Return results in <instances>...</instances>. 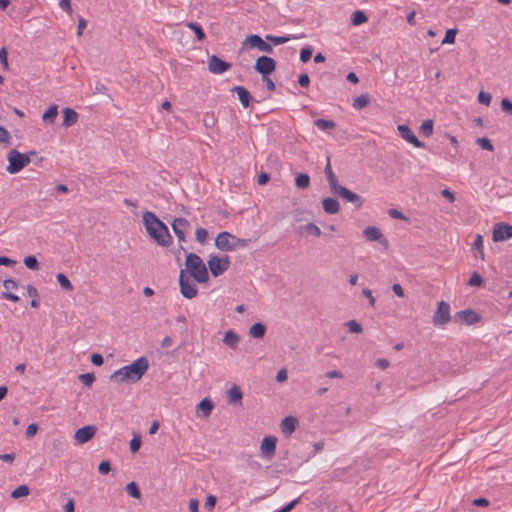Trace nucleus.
Masks as SVG:
<instances>
[{"mask_svg":"<svg viewBox=\"0 0 512 512\" xmlns=\"http://www.w3.org/2000/svg\"><path fill=\"white\" fill-rule=\"evenodd\" d=\"M198 506H199V501L197 499H191L189 501L190 512H199Z\"/></svg>","mask_w":512,"mask_h":512,"instance_id":"64","label":"nucleus"},{"mask_svg":"<svg viewBox=\"0 0 512 512\" xmlns=\"http://www.w3.org/2000/svg\"><path fill=\"white\" fill-rule=\"evenodd\" d=\"M149 367L147 358L140 357L133 363L115 371L110 379L114 382L135 383L141 379Z\"/></svg>","mask_w":512,"mask_h":512,"instance_id":"2","label":"nucleus"},{"mask_svg":"<svg viewBox=\"0 0 512 512\" xmlns=\"http://www.w3.org/2000/svg\"><path fill=\"white\" fill-rule=\"evenodd\" d=\"M298 83L301 87H308L310 84V78L308 74L303 73L298 77Z\"/></svg>","mask_w":512,"mask_h":512,"instance_id":"57","label":"nucleus"},{"mask_svg":"<svg viewBox=\"0 0 512 512\" xmlns=\"http://www.w3.org/2000/svg\"><path fill=\"white\" fill-rule=\"evenodd\" d=\"M266 40L271 42L272 44L274 45H281V44H284V43H287L291 37L289 36H274V35H266Z\"/></svg>","mask_w":512,"mask_h":512,"instance_id":"39","label":"nucleus"},{"mask_svg":"<svg viewBox=\"0 0 512 512\" xmlns=\"http://www.w3.org/2000/svg\"><path fill=\"white\" fill-rule=\"evenodd\" d=\"M332 193L339 196L346 202L352 203L356 208H360L363 204V200H362L361 196L350 191L349 189H347L346 187H344L342 185H338L332 191Z\"/></svg>","mask_w":512,"mask_h":512,"instance_id":"9","label":"nucleus"},{"mask_svg":"<svg viewBox=\"0 0 512 512\" xmlns=\"http://www.w3.org/2000/svg\"><path fill=\"white\" fill-rule=\"evenodd\" d=\"M186 26L192 31H194L197 40L202 41L205 39L206 35L200 25L194 22H188Z\"/></svg>","mask_w":512,"mask_h":512,"instance_id":"35","label":"nucleus"},{"mask_svg":"<svg viewBox=\"0 0 512 512\" xmlns=\"http://www.w3.org/2000/svg\"><path fill=\"white\" fill-rule=\"evenodd\" d=\"M231 68V64L216 55L208 58V69L213 74H222Z\"/></svg>","mask_w":512,"mask_h":512,"instance_id":"14","label":"nucleus"},{"mask_svg":"<svg viewBox=\"0 0 512 512\" xmlns=\"http://www.w3.org/2000/svg\"><path fill=\"white\" fill-rule=\"evenodd\" d=\"M10 135L8 131L0 126V143H8L9 142Z\"/></svg>","mask_w":512,"mask_h":512,"instance_id":"62","label":"nucleus"},{"mask_svg":"<svg viewBox=\"0 0 512 512\" xmlns=\"http://www.w3.org/2000/svg\"><path fill=\"white\" fill-rule=\"evenodd\" d=\"M56 279L59 283V285L66 291H72L73 285L71 284L70 280L67 278L66 275L59 273L56 276Z\"/></svg>","mask_w":512,"mask_h":512,"instance_id":"38","label":"nucleus"},{"mask_svg":"<svg viewBox=\"0 0 512 512\" xmlns=\"http://www.w3.org/2000/svg\"><path fill=\"white\" fill-rule=\"evenodd\" d=\"M322 208L327 214L333 215L339 212L340 205L336 199L327 197L322 200Z\"/></svg>","mask_w":512,"mask_h":512,"instance_id":"24","label":"nucleus"},{"mask_svg":"<svg viewBox=\"0 0 512 512\" xmlns=\"http://www.w3.org/2000/svg\"><path fill=\"white\" fill-rule=\"evenodd\" d=\"M314 124L317 128H319L322 131L331 130L336 127V123L333 120L326 119H317L314 121Z\"/></svg>","mask_w":512,"mask_h":512,"instance_id":"32","label":"nucleus"},{"mask_svg":"<svg viewBox=\"0 0 512 512\" xmlns=\"http://www.w3.org/2000/svg\"><path fill=\"white\" fill-rule=\"evenodd\" d=\"M30 493V489L27 485H20L18 486L17 488H15L12 493H11V497L14 498V499H17V498H20V497H24V496H28Z\"/></svg>","mask_w":512,"mask_h":512,"instance_id":"37","label":"nucleus"},{"mask_svg":"<svg viewBox=\"0 0 512 512\" xmlns=\"http://www.w3.org/2000/svg\"><path fill=\"white\" fill-rule=\"evenodd\" d=\"M126 491L133 498L139 499L141 497L140 489L135 482L128 483L126 486Z\"/></svg>","mask_w":512,"mask_h":512,"instance_id":"40","label":"nucleus"},{"mask_svg":"<svg viewBox=\"0 0 512 512\" xmlns=\"http://www.w3.org/2000/svg\"><path fill=\"white\" fill-rule=\"evenodd\" d=\"M216 121L212 114L206 113L203 117V124L206 128H212Z\"/></svg>","mask_w":512,"mask_h":512,"instance_id":"50","label":"nucleus"},{"mask_svg":"<svg viewBox=\"0 0 512 512\" xmlns=\"http://www.w3.org/2000/svg\"><path fill=\"white\" fill-rule=\"evenodd\" d=\"M58 115V106L51 105L43 114L42 120L47 123H54L56 117Z\"/></svg>","mask_w":512,"mask_h":512,"instance_id":"30","label":"nucleus"},{"mask_svg":"<svg viewBox=\"0 0 512 512\" xmlns=\"http://www.w3.org/2000/svg\"><path fill=\"white\" fill-rule=\"evenodd\" d=\"M363 235L368 241H378L385 248L388 247V240L384 237L380 229L375 226H368L363 230Z\"/></svg>","mask_w":512,"mask_h":512,"instance_id":"15","label":"nucleus"},{"mask_svg":"<svg viewBox=\"0 0 512 512\" xmlns=\"http://www.w3.org/2000/svg\"><path fill=\"white\" fill-rule=\"evenodd\" d=\"M232 91L237 93L238 99L244 108H248L250 106L253 97L245 87L235 86L232 88Z\"/></svg>","mask_w":512,"mask_h":512,"instance_id":"21","label":"nucleus"},{"mask_svg":"<svg viewBox=\"0 0 512 512\" xmlns=\"http://www.w3.org/2000/svg\"><path fill=\"white\" fill-rule=\"evenodd\" d=\"M213 409V402L208 399L204 398L202 399L198 404V413L201 417H208Z\"/></svg>","mask_w":512,"mask_h":512,"instance_id":"27","label":"nucleus"},{"mask_svg":"<svg viewBox=\"0 0 512 512\" xmlns=\"http://www.w3.org/2000/svg\"><path fill=\"white\" fill-rule=\"evenodd\" d=\"M24 264L30 270H37L39 268L38 260L32 255L24 258Z\"/></svg>","mask_w":512,"mask_h":512,"instance_id":"42","label":"nucleus"},{"mask_svg":"<svg viewBox=\"0 0 512 512\" xmlns=\"http://www.w3.org/2000/svg\"><path fill=\"white\" fill-rule=\"evenodd\" d=\"M141 446V437L139 434H134V437L130 441V450L132 453L137 452Z\"/></svg>","mask_w":512,"mask_h":512,"instance_id":"46","label":"nucleus"},{"mask_svg":"<svg viewBox=\"0 0 512 512\" xmlns=\"http://www.w3.org/2000/svg\"><path fill=\"white\" fill-rule=\"evenodd\" d=\"M368 21L366 14L360 10L354 11L351 17L353 25L358 26Z\"/></svg>","mask_w":512,"mask_h":512,"instance_id":"33","label":"nucleus"},{"mask_svg":"<svg viewBox=\"0 0 512 512\" xmlns=\"http://www.w3.org/2000/svg\"><path fill=\"white\" fill-rule=\"evenodd\" d=\"M362 294L367 297V299L369 300V304L373 307L375 305V302H376V299L375 297L372 295V292L370 289L368 288H364L362 290Z\"/></svg>","mask_w":512,"mask_h":512,"instance_id":"58","label":"nucleus"},{"mask_svg":"<svg viewBox=\"0 0 512 512\" xmlns=\"http://www.w3.org/2000/svg\"><path fill=\"white\" fill-rule=\"evenodd\" d=\"M0 63L5 71L9 69L8 52L5 47L0 49Z\"/></svg>","mask_w":512,"mask_h":512,"instance_id":"48","label":"nucleus"},{"mask_svg":"<svg viewBox=\"0 0 512 512\" xmlns=\"http://www.w3.org/2000/svg\"><path fill=\"white\" fill-rule=\"evenodd\" d=\"M62 114H63L62 126L67 128V127H71L76 124V122L78 120V114L75 110H73L72 108H64L62 110Z\"/></svg>","mask_w":512,"mask_h":512,"instance_id":"23","label":"nucleus"},{"mask_svg":"<svg viewBox=\"0 0 512 512\" xmlns=\"http://www.w3.org/2000/svg\"><path fill=\"white\" fill-rule=\"evenodd\" d=\"M35 151H30L28 154L19 152L16 149H12L7 154L8 166L6 167L7 172L10 174H16L21 171L30 163V155H35Z\"/></svg>","mask_w":512,"mask_h":512,"instance_id":"5","label":"nucleus"},{"mask_svg":"<svg viewBox=\"0 0 512 512\" xmlns=\"http://www.w3.org/2000/svg\"><path fill=\"white\" fill-rule=\"evenodd\" d=\"M249 243L250 239L238 238L227 231L220 232L215 239V246L221 251H235Z\"/></svg>","mask_w":512,"mask_h":512,"instance_id":"4","label":"nucleus"},{"mask_svg":"<svg viewBox=\"0 0 512 512\" xmlns=\"http://www.w3.org/2000/svg\"><path fill=\"white\" fill-rule=\"evenodd\" d=\"M254 69L262 77L269 76L276 69V61L265 55L259 56L254 64Z\"/></svg>","mask_w":512,"mask_h":512,"instance_id":"8","label":"nucleus"},{"mask_svg":"<svg viewBox=\"0 0 512 512\" xmlns=\"http://www.w3.org/2000/svg\"><path fill=\"white\" fill-rule=\"evenodd\" d=\"M190 228V222L185 218H175L172 222V230L177 236L179 243L186 240L185 234Z\"/></svg>","mask_w":512,"mask_h":512,"instance_id":"13","label":"nucleus"},{"mask_svg":"<svg viewBox=\"0 0 512 512\" xmlns=\"http://www.w3.org/2000/svg\"><path fill=\"white\" fill-rule=\"evenodd\" d=\"M185 265L190 275L198 283H206L209 280L208 270L202 259L197 254H187Z\"/></svg>","mask_w":512,"mask_h":512,"instance_id":"3","label":"nucleus"},{"mask_svg":"<svg viewBox=\"0 0 512 512\" xmlns=\"http://www.w3.org/2000/svg\"><path fill=\"white\" fill-rule=\"evenodd\" d=\"M91 362L95 366H101L104 362V359L101 354L94 353L91 355Z\"/></svg>","mask_w":512,"mask_h":512,"instance_id":"59","label":"nucleus"},{"mask_svg":"<svg viewBox=\"0 0 512 512\" xmlns=\"http://www.w3.org/2000/svg\"><path fill=\"white\" fill-rule=\"evenodd\" d=\"M450 320V305L445 301L439 302L438 308L433 315V323L435 325H444L447 324Z\"/></svg>","mask_w":512,"mask_h":512,"instance_id":"12","label":"nucleus"},{"mask_svg":"<svg viewBox=\"0 0 512 512\" xmlns=\"http://www.w3.org/2000/svg\"><path fill=\"white\" fill-rule=\"evenodd\" d=\"M512 238V225L504 222L496 223L492 230V240L503 242Z\"/></svg>","mask_w":512,"mask_h":512,"instance_id":"10","label":"nucleus"},{"mask_svg":"<svg viewBox=\"0 0 512 512\" xmlns=\"http://www.w3.org/2000/svg\"><path fill=\"white\" fill-rule=\"evenodd\" d=\"M242 391L237 385L232 386L227 392V398L229 404H241Z\"/></svg>","mask_w":512,"mask_h":512,"instance_id":"26","label":"nucleus"},{"mask_svg":"<svg viewBox=\"0 0 512 512\" xmlns=\"http://www.w3.org/2000/svg\"><path fill=\"white\" fill-rule=\"evenodd\" d=\"M111 470V465H110V462L107 461V460H104L102 462H100V464L98 465V471L100 474H108Z\"/></svg>","mask_w":512,"mask_h":512,"instance_id":"51","label":"nucleus"},{"mask_svg":"<svg viewBox=\"0 0 512 512\" xmlns=\"http://www.w3.org/2000/svg\"><path fill=\"white\" fill-rule=\"evenodd\" d=\"M96 433V427L92 425L84 426L75 432L74 438L79 444H84L91 440Z\"/></svg>","mask_w":512,"mask_h":512,"instance_id":"19","label":"nucleus"},{"mask_svg":"<svg viewBox=\"0 0 512 512\" xmlns=\"http://www.w3.org/2000/svg\"><path fill=\"white\" fill-rule=\"evenodd\" d=\"M501 108L506 113L512 114V102L508 98L501 100Z\"/></svg>","mask_w":512,"mask_h":512,"instance_id":"54","label":"nucleus"},{"mask_svg":"<svg viewBox=\"0 0 512 512\" xmlns=\"http://www.w3.org/2000/svg\"><path fill=\"white\" fill-rule=\"evenodd\" d=\"M313 50L310 46L304 47L300 51V61L303 63L308 62L312 57Z\"/></svg>","mask_w":512,"mask_h":512,"instance_id":"44","label":"nucleus"},{"mask_svg":"<svg viewBox=\"0 0 512 512\" xmlns=\"http://www.w3.org/2000/svg\"><path fill=\"white\" fill-rule=\"evenodd\" d=\"M265 333H266V326L261 322L254 323L249 328V336L252 338H255V339L263 338Z\"/></svg>","mask_w":512,"mask_h":512,"instance_id":"28","label":"nucleus"},{"mask_svg":"<svg viewBox=\"0 0 512 512\" xmlns=\"http://www.w3.org/2000/svg\"><path fill=\"white\" fill-rule=\"evenodd\" d=\"M456 34L457 29H448L444 39L442 40V44H453L455 42Z\"/></svg>","mask_w":512,"mask_h":512,"instance_id":"45","label":"nucleus"},{"mask_svg":"<svg viewBox=\"0 0 512 512\" xmlns=\"http://www.w3.org/2000/svg\"><path fill=\"white\" fill-rule=\"evenodd\" d=\"M239 342V336L233 331L228 330L223 338V343L226 344L231 349H236Z\"/></svg>","mask_w":512,"mask_h":512,"instance_id":"29","label":"nucleus"},{"mask_svg":"<svg viewBox=\"0 0 512 512\" xmlns=\"http://www.w3.org/2000/svg\"><path fill=\"white\" fill-rule=\"evenodd\" d=\"M299 501H300V497L292 500L291 502L286 504L282 509H280L276 512H290L295 508V506L299 503Z\"/></svg>","mask_w":512,"mask_h":512,"instance_id":"52","label":"nucleus"},{"mask_svg":"<svg viewBox=\"0 0 512 512\" xmlns=\"http://www.w3.org/2000/svg\"><path fill=\"white\" fill-rule=\"evenodd\" d=\"M3 286L6 289V291L2 293V297L4 299L12 302H18L20 300L16 294L10 292V290H16L18 288V284L16 283V281L12 279H6L3 282Z\"/></svg>","mask_w":512,"mask_h":512,"instance_id":"20","label":"nucleus"},{"mask_svg":"<svg viewBox=\"0 0 512 512\" xmlns=\"http://www.w3.org/2000/svg\"><path fill=\"white\" fill-rule=\"evenodd\" d=\"M209 270L214 277L222 275L230 267V259L227 255L223 257L210 256L208 260Z\"/></svg>","mask_w":512,"mask_h":512,"instance_id":"6","label":"nucleus"},{"mask_svg":"<svg viewBox=\"0 0 512 512\" xmlns=\"http://www.w3.org/2000/svg\"><path fill=\"white\" fill-rule=\"evenodd\" d=\"M468 284L475 287H480V274L478 272H474L470 277Z\"/></svg>","mask_w":512,"mask_h":512,"instance_id":"55","label":"nucleus"},{"mask_svg":"<svg viewBox=\"0 0 512 512\" xmlns=\"http://www.w3.org/2000/svg\"><path fill=\"white\" fill-rule=\"evenodd\" d=\"M246 46L250 48H257L259 51L272 54L274 52L273 46L264 41L259 35L252 34L247 36L242 42V49Z\"/></svg>","mask_w":512,"mask_h":512,"instance_id":"7","label":"nucleus"},{"mask_svg":"<svg viewBox=\"0 0 512 512\" xmlns=\"http://www.w3.org/2000/svg\"><path fill=\"white\" fill-rule=\"evenodd\" d=\"M324 173L326 175V178H327V181L329 183V187H330V190L331 192L338 186L340 185L338 183V180L331 168V164H330V158L328 157L327 158V163H326V166H325V169H324Z\"/></svg>","mask_w":512,"mask_h":512,"instance_id":"25","label":"nucleus"},{"mask_svg":"<svg viewBox=\"0 0 512 512\" xmlns=\"http://www.w3.org/2000/svg\"><path fill=\"white\" fill-rule=\"evenodd\" d=\"M420 133L425 137L431 136L433 134V120H425L420 126Z\"/></svg>","mask_w":512,"mask_h":512,"instance_id":"36","label":"nucleus"},{"mask_svg":"<svg viewBox=\"0 0 512 512\" xmlns=\"http://www.w3.org/2000/svg\"><path fill=\"white\" fill-rule=\"evenodd\" d=\"M59 7L65 10L68 14H72L71 0H60Z\"/></svg>","mask_w":512,"mask_h":512,"instance_id":"56","label":"nucleus"},{"mask_svg":"<svg viewBox=\"0 0 512 512\" xmlns=\"http://www.w3.org/2000/svg\"><path fill=\"white\" fill-rule=\"evenodd\" d=\"M397 130H398L400 136L404 140H406L408 143L412 144L413 146H415L417 148H424L425 147L424 143L421 142L414 135V133L411 131V129L407 125H405V124L398 125Z\"/></svg>","mask_w":512,"mask_h":512,"instance_id":"16","label":"nucleus"},{"mask_svg":"<svg viewBox=\"0 0 512 512\" xmlns=\"http://www.w3.org/2000/svg\"><path fill=\"white\" fill-rule=\"evenodd\" d=\"M346 325L351 333H361L363 330L362 326L355 320L348 321Z\"/></svg>","mask_w":512,"mask_h":512,"instance_id":"49","label":"nucleus"},{"mask_svg":"<svg viewBox=\"0 0 512 512\" xmlns=\"http://www.w3.org/2000/svg\"><path fill=\"white\" fill-rule=\"evenodd\" d=\"M276 438L267 436L261 441L260 449L263 457L272 459L276 451Z\"/></svg>","mask_w":512,"mask_h":512,"instance_id":"18","label":"nucleus"},{"mask_svg":"<svg viewBox=\"0 0 512 512\" xmlns=\"http://www.w3.org/2000/svg\"><path fill=\"white\" fill-rule=\"evenodd\" d=\"M388 214L391 218L393 219H399V220H408L407 217H405L401 211L395 209V208H392V209H389L388 211Z\"/></svg>","mask_w":512,"mask_h":512,"instance_id":"53","label":"nucleus"},{"mask_svg":"<svg viewBox=\"0 0 512 512\" xmlns=\"http://www.w3.org/2000/svg\"><path fill=\"white\" fill-rule=\"evenodd\" d=\"M370 102V97L368 94H361L357 98L354 99L353 107L355 109H363L366 107Z\"/></svg>","mask_w":512,"mask_h":512,"instance_id":"34","label":"nucleus"},{"mask_svg":"<svg viewBox=\"0 0 512 512\" xmlns=\"http://www.w3.org/2000/svg\"><path fill=\"white\" fill-rule=\"evenodd\" d=\"M456 321L471 325L477 323L480 320V316L472 309H466L459 311L454 316Z\"/></svg>","mask_w":512,"mask_h":512,"instance_id":"17","label":"nucleus"},{"mask_svg":"<svg viewBox=\"0 0 512 512\" xmlns=\"http://www.w3.org/2000/svg\"><path fill=\"white\" fill-rule=\"evenodd\" d=\"M196 240L203 244L207 240L208 232L205 228H197L195 231Z\"/></svg>","mask_w":512,"mask_h":512,"instance_id":"47","label":"nucleus"},{"mask_svg":"<svg viewBox=\"0 0 512 512\" xmlns=\"http://www.w3.org/2000/svg\"><path fill=\"white\" fill-rule=\"evenodd\" d=\"M37 431H38V425L35 423H32V424L28 425V427L26 429V436L28 438H31L37 433Z\"/></svg>","mask_w":512,"mask_h":512,"instance_id":"60","label":"nucleus"},{"mask_svg":"<svg viewBox=\"0 0 512 512\" xmlns=\"http://www.w3.org/2000/svg\"><path fill=\"white\" fill-rule=\"evenodd\" d=\"M179 286H180V292L183 295V297L187 299H193L197 295V288L196 285L193 284L189 278L185 276V273L183 270L180 271L179 275Z\"/></svg>","mask_w":512,"mask_h":512,"instance_id":"11","label":"nucleus"},{"mask_svg":"<svg viewBox=\"0 0 512 512\" xmlns=\"http://www.w3.org/2000/svg\"><path fill=\"white\" fill-rule=\"evenodd\" d=\"M441 195L443 197H445L446 199H448L449 202H454V200H455L454 193L447 188H445L441 191Z\"/></svg>","mask_w":512,"mask_h":512,"instance_id":"63","label":"nucleus"},{"mask_svg":"<svg viewBox=\"0 0 512 512\" xmlns=\"http://www.w3.org/2000/svg\"><path fill=\"white\" fill-rule=\"evenodd\" d=\"M295 184L299 189H307L310 185V177L306 173H300L295 178Z\"/></svg>","mask_w":512,"mask_h":512,"instance_id":"31","label":"nucleus"},{"mask_svg":"<svg viewBox=\"0 0 512 512\" xmlns=\"http://www.w3.org/2000/svg\"><path fill=\"white\" fill-rule=\"evenodd\" d=\"M307 233L314 235L315 237L321 236L320 228L314 223H308L302 227Z\"/></svg>","mask_w":512,"mask_h":512,"instance_id":"43","label":"nucleus"},{"mask_svg":"<svg viewBox=\"0 0 512 512\" xmlns=\"http://www.w3.org/2000/svg\"><path fill=\"white\" fill-rule=\"evenodd\" d=\"M216 502H217V498L213 495H209L205 501V508H207V509L214 508L216 505Z\"/></svg>","mask_w":512,"mask_h":512,"instance_id":"61","label":"nucleus"},{"mask_svg":"<svg viewBox=\"0 0 512 512\" xmlns=\"http://www.w3.org/2000/svg\"><path fill=\"white\" fill-rule=\"evenodd\" d=\"M298 425V420L293 416L285 417L280 424L281 431L285 435H291Z\"/></svg>","mask_w":512,"mask_h":512,"instance_id":"22","label":"nucleus"},{"mask_svg":"<svg viewBox=\"0 0 512 512\" xmlns=\"http://www.w3.org/2000/svg\"><path fill=\"white\" fill-rule=\"evenodd\" d=\"M143 223L147 234L158 245L169 247L172 244V236L167 226L153 212L146 211L143 213Z\"/></svg>","mask_w":512,"mask_h":512,"instance_id":"1","label":"nucleus"},{"mask_svg":"<svg viewBox=\"0 0 512 512\" xmlns=\"http://www.w3.org/2000/svg\"><path fill=\"white\" fill-rule=\"evenodd\" d=\"M79 380L81 381V383L84 386L90 387L93 384V382L95 381V376L93 373L80 374Z\"/></svg>","mask_w":512,"mask_h":512,"instance_id":"41","label":"nucleus"}]
</instances>
